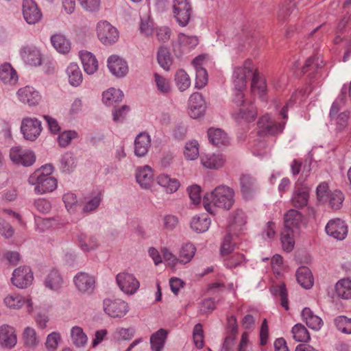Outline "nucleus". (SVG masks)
Listing matches in <instances>:
<instances>
[{
	"mask_svg": "<svg viewBox=\"0 0 351 351\" xmlns=\"http://www.w3.org/2000/svg\"><path fill=\"white\" fill-rule=\"evenodd\" d=\"M234 190L226 185H220L204 197V206L207 212L215 215L217 208L230 210L234 203Z\"/></svg>",
	"mask_w": 351,
	"mask_h": 351,
	"instance_id": "nucleus-1",
	"label": "nucleus"
},
{
	"mask_svg": "<svg viewBox=\"0 0 351 351\" xmlns=\"http://www.w3.org/2000/svg\"><path fill=\"white\" fill-rule=\"evenodd\" d=\"M53 167L50 164L43 165L35 170L28 178V183L35 186L34 192L36 194H44L53 191L58 185L57 180L51 175Z\"/></svg>",
	"mask_w": 351,
	"mask_h": 351,
	"instance_id": "nucleus-2",
	"label": "nucleus"
},
{
	"mask_svg": "<svg viewBox=\"0 0 351 351\" xmlns=\"http://www.w3.org/2000/svg\"><path fill=\"white\" fill-rule=\"evenodd\" d=\"M97 35L100 42L104 45L115 43L119 37L117 29L107 21H100L96 26Z\"/></svg>",
	"mask_w": 351,
	"mask_h": 351,
	"instance_id": "nucleus-3",
	"label": "nucleus"
},
{
	"mask_svg": "<svg viewBox=\"0 0 351 351\" xmlns=\"http://www.w3.org/2000/svg\"><path fill=\"white\" fill-rule=\"evenodd\" d=\"M116 282L120 290L128 295H134L140 287V282L133 274L127 271L119 273L116 276Z\"/></svg>",
	"mask_w": 351,
	"mask_h": 351,
	"instance_id": "nucleus-4",
	"label": "nucleus"
},
{
	"mask_svg": "<svg viewBox=\"0 0 351 351\" xmlns=\"http://www.w3.org/2000/svg\"><path fill=\"white\" fill-rule=\"evenodd\" d=\"M9 156L14 164L24 167L32 166L36 161V155L33 151L20 146L12 147Z\"/></svg>",
	"mask_w": 351,
	"mask_h": 351,
	"instance_id": "nucleus-5",
	"label": "nucleus"
},
{
	"mask_svg": "<svg viewBox=\"0 0 351 351\" xmlns=\"http://www.w3.org/2000/svg\"><path fill=\"white\" fill-rule=\"evenodd\" d=\"M192 12L189 0H173V12L180 25L184 27L189 23Z\"/></svg>",
	"mask_w": 351,
	"mask_h": 351,
	"instance_id": "nucleus-6",
	"label": "nucleus"
},
{
	"mask_svg": "<svg viewBox=\"0 0 351 351\" xmlns=\"http://www.w3.org/2000/svg\"><path fill=\"white\" fill-rule=\"evenodd\" d=\"M257 124L258 134L260 136L278 134L284 128L283 124L276 122L268 114L262 116Z\"/></svg>",
	"mask_w": 351,
	"mask_h": 351,
	"instance_id": "nucleus-7",
	"label": "nucleus"
},
{
	"mask_svg": "<svg viewBox=\"0 0 351 351\" xmlns=\"http://www.w3.org/2000/svg\"><path fill=\"white\" fill-rule=\"evenodd\" d=\"M103 306L105 313L113 318L123 317L129 311L128 304L121 299H105Z\"/></svg>",
	"mask_w": 351,
	"mask_h": 351,
	"instance_id": "nucleus-8",
	"label": "nucleus"
},
{
	"mask_svg": "<svg viewBox=\"0 0 351 351\" xmlns=\"http://www.w3.org/2000/svg\"><path fill=\"white\" fill-rule=\"evenodd\" d=\"M21 130L26 140L34 141L42 131L41 122L36 118L25 117L21 122Z\"/></svg>",
	"mask_w": 351,
	"mask_h": 351,
	"instance_id": "nucleus-9",
	"label": "nucleus"
},
{
	"mask_svg": "<svg viewBox=\"0 0 351 351\" xmlns=\"http://www.w3.org/2000/svg\"><path fill=\"white\" fill-rule=\"evenodd\" d=\"M232 118L237 122H253L257 117V110L252 104L235 108L232 112Z\"/></svg>",
	"mask_w": 351,
	"mask_h": 351,
	"instance_id": "nucleus-10",
	"label": "nucleus"
},
{
	"mask_svg": "<svg viewBox=\"0 0 351 351\" xmlns=\"http://www.w3.org/2000/svg\"><path fill=\"white\" fill-rule=\"evenodd\" d=\"M330 236L343 240L348 233V221L343 215H330Z\"/></svg>",
	"mask_w": 351,
	"mask_h": 351,
	"instance_id": "nucleus-11",
	"label": "nucleus"
},
{
	"mask_svg": "<svg viewBox=\"0 0 351 351\" xmlns=\"http://www.w3.org/2000/svg\"><path fill=\"white\" fill-rule=\"evenodd\" d=\"M33 279V274L29 267H19L14 269L11 280L14 286L23 289L29 286Z\"/></svg>",
	"mask_w": 351,
	"mask_h": 351,
	"instance_id": "nucleus-12",
	"label": "nucleus"
},
{
	"mask_svg": "<svg viewBox=\"0 0 351 351\" xmlns=\"http://www.w3.org/2000/svg\"><path fill=\"white\" fill-rule=\"evenodd\" d=\"M23 15L25 21L30 25L36 24L42 18V12L34 0H23Z\"/></svg>",
	"mask_w": 351,
	"mask_h": 351,
	"instance_id": "nucleus-13",
	"label": "nucleus"
},
{
	"mask_svg": "<svg viewBox=\"0 0 351 351\" xmlns=\"http://www.w3.org/2000/svg\"><path fill=\"white\" fill-rule=\"evenodd\" d=\"M332 76L334 80H336L338 84L330 91V97H334L337 95L342 83L348 82L351 79V72L348 66L340 64L332 69Z\"/></svg>",
	"mask_w": 351,
	"mask_h": 351,
	"instance_id": "nucleus-14",
	"label": "nucleus"
},
{
	"mask_svg": "<svg viewBox=\"0 0 351 351\" xmlns=\"http://www.w3.org/2000/svg\"><path fill=\"white\" fill-rule=\"evenodd\" d=\"M20 101L29 106H37L41 100V95L32 86H26L21 88L16 93Z\"/></svg>",
	"mask_w": 351,
	"mask_h": 351,
	"instance_id": "nucleus-15",
	"label": "nucleus"
},
{
	"mask_svg": "<svg viewBox=\"0 0 351 351\" xmlns=\"http://www.w3.org/2000/svg\"><path fill=\"white\" fill-rule=\"evenodd\" d=\"M5 306L10 308L19 309L24 304H26L27 313H32L33 308V303L29 298H24L18 293H12L8 295L4 298Z\"/></svg>",
	"mask_w": 351,
	"mask_h": 351,
	"instance_id": "nucleus-16",
	"label": "nucleus"
},
{
	"mask_svg": "<svg viewBox=\"0 0 351 351\" xmlns=\"http://www.w3.org/2000/svg\"><path fill=\"white\" fill-rule=\"evenodd\" d=\"M252 71V62L250 60H246L243 66H237L234 71V87L245 88L247 85V74Z\"/></svg>",
	"mask_w": 351,
	"mask_h": 351,
	"instance_id": "nucleus-17",
	"label": "nucleus"
},
{
	"mask_svg": "<svg viewBox=\"0 0 351 351\" xmlns=\"http://www.w3.org/2000/svg\"><path fill=\"white\" fill-rule=\"evenodd\" d=\"M16 343L17 337L15 329L7 324L0 326V346L3 348L11 349Z\"/></svg>",
	"mask_w": 351,
	"mask_h": 351,
	"instance_id": "nucleus-18",
	"label": "nucleus"
},
{
	"mask_svg": "<svg viewBox=\"0 0 351 351\" xmlns=\"http://www.w3.org/2000/svg\"><path fill=\"white\" fill-rule=\"evenodd\" d=\"M74 283L81 292L90 293L95 289V278L85 272H80L74 277Z\"/></svg>",
	"mask_w": 351,
	"mask_h": 351,
	"instance_id": "nucleus-19",
	"label": "nucleus"
},
{
	"mask_svg": "<svg viewBox=\"0 0 351 351\" xmlns=\"http://www.w3.org/2000/svg\"><path fill=\"white\" fill-rule=\"evenodd\" d=\"M239 180L243 197L245 199H252L257 191L255 179L249 174H242Z\"/></svg>",
	"mask_w": 351,
	"mask_h": 351,
	"instance_id": "nucleus-20",
	"label": "nucleus"
},
{
	"mask_svg": "<svg viewBox=\"0 0 351 351\" xmlns=\"http://www.w3.org/2000/svg\"><path fill=\"white\" fill-rule=\"evenodd\" d=\"M189 110V115L193 119H197L203 114L205 110V101L200 93H195L191 95Z\"/></svg>",
	"mask_w": 351,
	"mask_h": 351,
	"instance_id": "nucleus-21",
	"label": "nucleus"
},
{
	"mask_svg": "<svg viewBox=\"0 0 351 351\" xmlns=\"http://www.w3.org/2000/svg\"><path fill=\"white\" fill-rule=\"evenodd\" d=\"M309 189L300 182V178L295 184V189L292 197V203L295 207H304L307 204L308 199Z\"/></svg>",
	"mask_w": 351,
	"mask_h": 351,
	"instance_id": "nucleus-22",
	"label": "nucleus"
},
{
	"mask_svg": "<svg viewBox=\"0 0 351 351\" xmlns=\"http://www.w3.org/2000/svg\"><path fill=\"white\" fill-rule=\"evenodd\" d=\"M21 56L25 62L32 66H38L41 64V54L34 46H24L20 51Z\"/></svg>",
	"mask_w": 351,
	"mask_h": 351,
	"instance_id": "nucleus-23",
	"label": "nucleus"
},
{
	"mask_svg": "<svg viewBox=\"0 0 351 351\" xmlns=\"http://www.w3.org/2000/svg\"><path fill=\"white\" fill-rule=\"evenodd\" d=\"M108 67L110 71L117 77H123L128 71L127 62L116 55L111 56L108 58Z\"/></svg>",
	"mask_w": 351,
	"mask_h": 351,
	"instance_id": "nucleus-24",
	"label": "nucleus"
},
{
	"mask_svg": "<svg viewBox=\"0 0 351 351\" xmlns=\"http://www.w3.org/2000/svg\"><path fill=\"white\" fill-rule=\"evenodd\" d=\"M333 330L346 338H351V318L344 315L336 317L332 323Z\"/></svg>",
	"mask_w": 351,
	"mask_h": 351,
	"instance_id": "nucleus-25",
	"label": "nucleus"
},
{
	"mask_svg": "<svg viewBox=\"0 0 351 351\" xmlns=\"http://www.w3.org/2000/svg\"><path fill=\"white\" fill-rule=\"evenodd\" d=\"M154 173L152 169L148 166L145 165L138 167L136 172V182L140 184L142 188L149 189L153 182Z\"/></svg>",
	"mask_w": 351,
	"mask_h": 351,
	"instance_id": "nucleus-26",
	"label": "nucleus"
},
{
	"mask_svg": "<svg viewBox=\"0 0 351 351\" xmlns=\"http://www.w3.org/2000/svg\"><path fill=\"white\" fill-rule=\"evenodd\" d=\"M151 146V138L145 132L140 133L134 141V153L138 157H143L147 154Z\"/></svg>",
	"mask_w": 351,
	"mask_h": 351,
	"instance_id": "nucleus-27",
	"label": "nucleus"
},
{
	"mask_svg": "<svg viewBox=\"0 0 351 351\" xmlns=\"http://www.w3.org/2000/svg\"><path fill=\"white\" fill-rule=\"evenodd\" d=\"M208 137L210 143L220 147L230 144V140L227 134L219 128H210L208 130Z\"/></svg>",
	"mask_w": 351,
	"mask_h": 351,
	"instance_id": "nucleus-28",
	"label": "nucleus"
},
{
	"mask_svg": "<svg viewBox=\"0 0 351 351\" xmlns=\"http://www.w3.org/2000/svg\"><path fill=\"white\" fill-rule=\"evenodd\" d=\"M335 294L343 300H351V280L348 278L340 279L335 285Z\"/></svg>",
	"mask_w": 351,
	"mask_h": 351,
	"instance_id": "nucleus-29",
	"label": "nucleus"
},
{
	"mask_svg": "<svg viewBox=\"0 0 351 351\" xmlns=\"http://www.w3.org/2000/svg\"><path fill=\"white\" fill-rule=\"evenodd\" d=\"M157 183L164 188L167 193H173L178 191L180 186L179 180L171 178L167 174H160L156 178Z\"/></svg>",
	"mask_w": 351,
	"mask_h": 351,
	"instance_id": "nucleus-30",
	"label": "nucleus"
},
{
	"mask_svg": "<svg viewBox=\"0 0 351 351\" xmlns=\"http://www.w3.org/2000/svg\"><path fill=\"white\" fill-rule=\"evenodd\" d=\"M302 214L296 210H289L285 215L284 229H292L298 232L299 226L302 222Z\"/></svg>",
	"mask_w": 351,
	"mask_h": 351,
	"instance_id": "nucleus-31",
	"label": "nucleus"
},
{
	"mask_svg": "<svg viewBox=\"0 0 351 351\" xmlns=\"http://www.w3.org/2000/svg\"><path fill=\"white\" fill-rule=\"evenodd\" d=\"M80 56L83 64L84 71L88 74H93L98 69V62L90 52L82 51L80 53Z\"/></svg>",
	"mask_w": 351,
	"mask_h": 351,
	"instance_id": "nucleus-32",
	"label": "nucleus"
},
{
	"mask_svg": "<svg viewBox=\"0 0 351 351\" xmlns=\"http://www.w3.org/2000/svg\"><path fill=\"white\" fill-rule=\"evenodd\" d=\"M302 320L311 329L319 330L324 324L322 319L315 315L309 308H304L302 311Z\"/></svg>",
	"mask_w": 351,
	"mask_h": 351,
	"instance_id": "nucleus-33",
	"label": "nucleus"
},
{
	"mask_svg": "<svg viewBox=\"0 0 351 351\" xmlns=\"http://www.w3.org/2000/svg\"><path fill=\"white\" fill-rule=\"evenodd\" d=\"M298 282L304 289H308L313 285V277L311 270L307 267H300L296 271Z\"/></svg>",
	"mask_w": 351,
	"mask_h": 351,
	"instance_id": "nucleus-34",
	"label": "nucleus"
},
{
	"mask_svg": "<svg viewBox=\"0 0 351 351\" xmlns=\"http://www.w3.org/2000/svg\"><path fill=\"white\" fill-rule=\"evenodd\" d=\"M0 80L4 84H14L18 81V75L10 63L0 66Z\"/></svg>",
	"mask_w": 351,
	"mask_h": 351,
	"instance_id": "nucleus-35",
	"label": "nucleus"
},
{
	"mask_svg": "<svg viewBox=\"0 0 351 351\" xmlns=\"http://www.w3.org/2000/svg\"><path fill=\"white\" fill-rule=\"evenodd\" d=\"M63 282L60 272L56 269H52L45 278V285L51 290L58 291L62 287Z\"/></svg>",
	"mask_w": 351,
	"mask_h": 351,
	"instance_id": "nucleus-36",
	"label": "nucleus"
},
{
	"mask_svg": "<svg viewBox=\"0 0 351 351\" xmlns=\"http://www.w3.org/2000/svg\"><path fill=\"white\" fill-rule=\"evenodd\" d=\"M167 338V331L163 328L159 329L150 337L151 348L153 351H161Z\"/></svg>",
	"mask_w": 351,
	"mask_h": 351,
	"instance_id": "nucleus-37",
	"label": "nucleus"
},
{
	"mask_svg": "<svg viewBox=\"0 0 351 351\" xmlns=\"http://www.w3.org/2000/svg\"><path fill=\"white\" fill-rule=\"evenodd\" d=\"M77 241L82 250L88 252L96 249L98 246L97 239L93 236L80 233L77 236Z\"/></svg>",
	"mask_w": 351,
	"mask_h": 351,
	"instance_id": "nucleus-38",
	"label": "nucleus"
},
{
	"mask_svg": "<svg viewBox=\"0 0 351 351\" xmlns=\"http://www.w3.org/2000/svg\"><path fill=\"white\" fill-rule=\"evenodd\" d=\"M51 43L59 53H66L71 49V43L63 34H56L51 36Z\"/></svg>",
	"mask_w": 351,
	"mask_h": 351,
	"instance_id": "nucleus-39",
	"label": "nucleus"
},
{
	"mask_svg": "<svg viewBox=\"0 0 351 351\" xmlns=\"http://www.w3.org/2000/svg\"><path fill=\"white\" fill-rule=\"evenodd\" d=\"M225 158L222 154L206 155L201 158L204 167L209 169H219L224 165Z\"/></svg>",
	"mask_w": 351,
	"mask_h": 351,
	"instance_id": "nucleus-40",
	"label": "nucleus"
},
{
	"mask_svg": "<svg viewBox=\"0 0 351 351\" xmlns=\"http://www.w3.org/2000/svg\"><path fill=\"white\" fill-rule=\"evenodd\" d=\"M66 73L69 82L71 86H78L82 82V73L77 64L71 63L66 69Z\"/></svg>",
	"mask_w": 351,
	"mask_h": 351,
	"instance_id": "nucleus-41",
	"label": "nucleus"
},
{
	"mask_svg": "<svg viewBox=\"0 0 351 351\" xmlns=\"http://www.w3.org/2000/svg\"><path fill=\"white\" fill-rule=\"evenodd\" d=\"M210 219L206 215L194 217L191 221V228L196 232H204L210 225Z\"/></svg>",
	"mask_w": 351,
	"mask_h": 351,
	"instance_id": "nucleus-42",
	"label": "nucleus"
},
{
	"mask_svg": "<svg viewBox=\"0 0 351 351\" xmlns=\"http://www.w3.org/2000/svg\"><path fill=\"white\" fill-rule=\"evenodd\" d=\"M298 232H294L292 229H283L281 233V243L282 249L289 252L293 250L295 245L294 237Z\"/></svg>",
	"mask_w": 351,
	"mask_h": 351,
	"instance_id": "nucleus-43",
	"label": "nucleus"
},
{
	"mask_svg": "<svg viewBox=\"0 0 351 351\" xmlns=\"http://www.w3.org/2000/svg\"><path fill=\"white\" fill-rule=\"evenodd\" d=\"M196 252V247L191 243H186L182 245L178 256L179 262L186 264L193 258Z\"/></svg>",
	"mask_w": 351,
	"mask_h": 351,
	"instance_id": "nucleus-44",
	"label": "nucleus"
},
{
	"mask_svg": "<svg viewBox=\"0 0 351 351\" xmlns=\"http://www.w3.org/2000/svg\"><path fill=\"white\" fill-rule=\"evenodd\" d=\"M123 97L122 91L119 89L110 88L104 91L102 95V100L107 106H111L121 101Z\"/></svg>",
	"mask_w": 351,
	"mask_h": 351,
	"instance_id": "nucleus-45",
	"label": "nucleus"
},
{
	"mask_svg": "<svg viewBox=\"0 0 351 351\" xmlns=\"http://www.w3.org/2000/svg\"><path fill=\"white\" fill-rule=\"evenodd\" d=\"M294 12H296L294 2L284 1L279 7L277 17L280 21H286Z\"/></svg>",
	"mask_w": 351,
	"mask_h": 351,
	"instance_id": "nucleus-46",
	"label": "nucleus"
},
{
	"mask_svg": "<svg viewBox=\"0 0 351 351\" xmlns=\"http://www.w3.org/2000/svg\"><path fill=\"white\" fill-rule=\"evenodd\" d=\"M322 60H319V57L317 56H311L308 58L303 66L302 67V73H309V75L317 72L319 69L322 67Z\"/></svg>",
	"mask_w": 351,
	"mask_h": 351,
	"instance_id": "nucleus-47",
	"label": "nucleus"
},
{
	"mask_svg": "<svg viewBox=\"0 0 351 351\" xmlns=\"http://www.w3.org/2000/svg\"><path fill=\"white\" fill-rule=\"evenodd\" d=\"M157 60L159 65L165 70L169 71L173 62L169 51L164 47H160L157 53Z\"/></svg>",
	"mask_w": 351,
	"mask_h": 351,
	"instance_id": "nucleus-48",
	"label": "nucleus"
},
{
	"mask_svg": "<svg viewBox=\"0 0 351 351\" xmlns=\"http://www.w3.org/2000/svg\"><path fill=\"white\" fill-rule=\"evenodd\" d=\"M293 338L298 342H308L310 339V334L306 328L302 324H295L291 330Z\"/></svg>",
	"mask_w": 351,
	"mask_h": 351,
	"instance_id": "nucleus-49",
	"label": "nucleus"
},
{
	"mask_svg": "<svg viewBox=\"0 0 351 351\" xmlns=\"http://www.w3.org/2000/svg\"><path fill=\"white\" fill-rule=\"evenodd\" d=\"M154 82L158 91L163 95H167L171 91L170 80L156 73L154 74Z\"/></svg>",
	"mask_w": 351,
	"mask_h": 351,
	"instance_id": "nucleus-50",
	"label": "nucleus"
},
{
	"mask_svg": "<svg viewBox=\"0 0 351 351\" xmlns=\"http://www.w3.org/2000/svg\"><path fill=\"white\" fill-rule=\"evenodd\" d=\"M71 333L73 343L75 346L82 347L86 344L88 337L81 327H73Z\"/></svg>",
	"mask_w": 351,
	"mask_h": 351,
	"instance_id": "nucleus-51",
	"label": "nucleus"
},
{
	"mask_svg": "<svg viewBox=\"0 0 351 351\" xmlns=\"http://www.w3.org/2000/svg\"><path fill=\"white\" fill-rule=\"evenodd\" d=\"M175 81L180 91L186 90L191 85V80L185 71L178 70L175 75Z\"/></svg>",
	"mask_w": 351,
	"mask_h": 351,
	"instance_id": "nucleus-52",
	"label": "nucleus"
},
{
	"mask_svg": "<svg viewBox=\"0 0 351 351\" xmlns=\"http://www.w3.org/2000/svg\"><path fill=\"white\" fill-rule=\"evenodd\" d=\"M60 163L61 169L65 173L73 171L76 167L75 159L71 152H66L62 156Z\"/></svg>",
	"mask_w": 351,
	"mask_h": 351,
	"instance_id": "nucleus-53",
	"label": "nucleus"
},
{
	"mask_svg": "<svg viewBox=\"0 0 351 351\" xmlns=\"http://www.w3.org/2000/svg\"><path fill=\"white\" fill-rule=\"evenodd\" d=\"M102 199L101 193H97L94 197L87 199L82 208V212L84 213H90L95 211L99 206Z\"/></svg>",
	"mask_w": 351,
	"mask_h": 351,
	"instance_id": "nucleus-54",
	"label": "nucleus"
},
{
	"mask_svg": "<svg viewBox=\"0 0 351 351\" xmlns=\"http://www.w3.org/2000/svg\"><path fill=\"white\" fill-rule=\"evenodd\" d=\"M246 223V216L242 210L237 209L232 213L230 226L234 229L241 230L242 226Z\"/></svg>",
	"mask_w": 351,
	"mask_h": 351,
	"instance_id": "nucleus-55",
	"label": "nucleus"
},
{
	"mask_svg": "<svg viewBox=\"0 0 351 351\" xmlns=\"http://www.w3.org/2000/svg\"><path fill=\"white\" fill-rule=\"evenodd\" d=\"M266 82L265 80L260 76L258 72H254L252 80V90L253 93L263 94L266 90Z\"/></svg>",
	"mask_w": 351,
	"mask_h": 351,
	"instance_id": "nucleus-56",
	"label": "nucleus"
},
{
	"mask_svg": "<svg viewBox=\"0 0 351 351\" xmlns=\"http://www.w3.org/2000/svg\"><path fill=\"white\" fill-rule=\"evenodd\" d=\"M184 154L188 160H195L199 156V144L193 140L186 143Z\"/></svg>",
	"mask_w": 351,
	"mask_h": 351,
	"instance_id": "nucleus-57",
	"label": "nucleus"
},
{
	"mask_svg": "<svg viewBox=\"0 0 351 351\" xmlns=\"http://www.w3.org/2000/svg\"><path fill=\"white\" fill-rule=\"evenodd\" d=\"M311 91V89L310 88H306L305 89H302L300 91L294 92L289 101L287 103L286 106L282 108V109L280 111V115L283 119L287 118V109L289 106H291L295 103L298 99V97L300 95L302 97H305Z\"/></svg>",
	"mask_w": 351,
	"mask_h": 351,
	"instance_id": "nucleus-58",
	"label": "nucleus"
},
{
	"mask_svg": "<svg viewBox=\"0 0 351 351\" xmlns=\"http://www.w3.org/2000/svg\"><path fill=\"white\" fill-rule=\"evenodd\" d=\"M350 119V112L345 111L339 113L335 118V123L330 126L337 131H341L346 128Z\"/></svg>",
	"mask_w": 351,
	"mask_h": 351,
	"instance_id": "nucleus-59",
	"label": "nucleus"
},
{
	"mask_svg": "<svg viewBox=\"0 0 351 351\" xmlns=\"http://www.w3.org/2000/svg\"><path fill=\"white\" fill-rule=\"evenodd\" d=\"M224 261L226 267L232 269L243 265L245 261V258L243 254L235 253L226 258Z\"/></svg>",
	"mask_w": 351,
	"mask_h": 351,
	"instance_id": "nucleus-60",
	"label": "nucleus"
},
{
	"mask_svg": "<svg viewBox=\"0 0 351 351\" xmlns=\"http://www.w3.org/2000/svg\"><path fill=\"white\" fill-rule=\"evenodd\" d=\"M178 42L180 47L189 49L194 48L199 43L198 38L196 36H189L182 33L178 35Z\"/></svg>",
	"mask_w": 351,
	"mask_h": 351,
	"instance_id": "nucleus-61",
	"label": "nucleus"
},
{
	"mask_svg": "<svg viewBox=\"0 0 351 351\" xmlns=\"http://www.w3.org/2000/svg\"><path fill=\"white\" fill-rule=\"evenodd\" d=\"M65 206L67 210L71 213H75L78 207V203L75 194L73 193H66L62 197Z\"/></svg>",
	"mask_w": 351,
	"mask_h": 351,
	"instance_id": "nucleus-62",
	"label": "nucleus"
},
{
	"mask_svg": "<svg viewBox=\"0 0 351 351\" xmlns=\"http://www.w3.org/2000/svg\"><path fill=\"white\" fill-rule=\"evenodd\" d=\"M317 201L324 204L329 200V186L328 182H324L318 185L316 190Z\"/></svg>",
	"mask_w": 351,
	"mask_h": 351,
	"instance_id": "nucleus-63",
	"label": "nucleus"
},
{
	"mask_svg": "<svg viewBox=\"0 0 351 351\" xmlns=\"http://www.w3.org/2000/svg\"><path fill=\"white\" fill-rule=\"evenodd\" d=\"M77 137V133L74 130H66L60 134L58 137V142L60 147H66L72 139Z\"/></svg>",
	"mask_w": 351,
	"mask_h": 351,
	"instance_id": "nucleus-64",
	"label": "nucleus"
}]
</instances>
